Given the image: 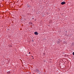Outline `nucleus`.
<instances>
[{
  "mask_svg": "<svg viewBox=\"0 0 74 74\" xmlns=\"http://www.w3.org/2000/svg\"><path fill=\"white\" fill-rule=\"evenodd\" d=\"M61 4H62V5H63V4H66V2H65L64 1L62 2H61Z\"/></svg>",
  "mask_w": 74,
  "mask_h": 74,
  "instance_id": "1",
  "label": "nucleus"
},
{
  "mask_svg": "<svg viewBox=\"0 0 74 74\" xmlns=\"http://www.w3.org/2000/svg\"><path fill=\"white\" fill-rule=\"evenodd\" d=\"M35 34H36V35H37L38 34V33H37V32H35L34 33Z\"/></svg>",
  "mask_w": 74,
  "mask_h": 74,
  "instance_id": "2",
  "label": "nucleus"
},
{
  "mask_svg": "<svg viewBox=\"0 0 74 74\" xmlns=\"http://www.w3.org/2000/svg\"><path fill=\"white\" fill-rule=\"evenodd\" d=\"M8 73V74H9L10 73V72H8V73Z\"/></svg>",
  "mask_w": 74,
  "mask_h": 74,
  "instance_id": "3",
  "label": "nucleus"
},
{
  "mask_svg": "<svg viewBox=\"0 0 74 74\" xmlns=\"http://www.w3.org/2000/svg\"><path fill=\"white\" fill-rule=\"evenodd\" d=\"M73 55H74V52L73 53Z\"/></svg>",
  "mask_w": 74,
  "mask_h": 74,
  "instance_id": "4",
  "label": "nucleus"
},
{
  "mask_svg": "<svg viewBox=\"0 0 74 74\" xmlns=\"http://www.w3.org/2000/svg\"><path fill=\"white\" fill-rule=\"evenodd\" d=\"M32 19H34V18H32Z\"/></svg>",
  "mask_w": 74,
  "mask_h": 74,
  "instance_id": "5",
  "label": "nucleus"
},
{
  "mask_svg": "<svg viewBox=\"0 0 74 74\" xmlns=\"http://www.w3.org/2000/svg\"><path fill=\"white\" fill-rule=\"evenodd\" d=\"M29 53H30V52H29Z\"/></svg>",
  "mask_w": 74,
  "mask_h": 74,
  "instance_id": "6",
  "label": "nucleus"
},
{
  "mask_svg": "<svg viewBox=\"0 0 74 74\" xmlns=\"http://www.w3.org/2000/svg\"><path fill=\"white\" fill-rule=\"evenodd\" d=\"M32 57H33V56H32Z\"/></svg>",
  "mask_w": 74,
  "mask_h": 74,
  "instance_id": "7",
  "label": "nucleus"
}]
</instances>
